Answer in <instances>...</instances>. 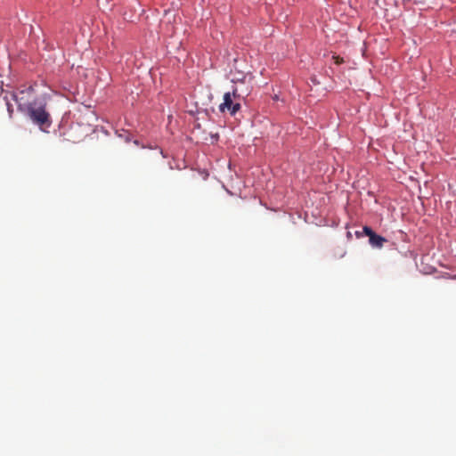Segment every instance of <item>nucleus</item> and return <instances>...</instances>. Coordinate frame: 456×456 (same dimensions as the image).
<instances>
[{
  "label": "nucleus",
  "instance_id": "2",
  "mask_svg": "<svg viewBox=\"0 0 456 456\" xmlns=\"http://www.w3.org/2000/svg\"><path fill=\"white\" fill-rule=\"evenodd\" d=\"M47 103L44 98L34 99L24 112L30 120L42 131L45 132L52 126V118L47 110Z\"/></svg>",
  "mask_w": 456,
  "mask_h": 456
},
{
  "label": "nucleus",
  "instance_id": "3",
  "mask_svg": "<svg viewBox=\"0 0 456 456\" xmlns=\"http://www.w3.org/2000/svg\"><path fill=\"white\" fill-rule=\"evenodd\" d=\"M251 86L240 88L239 86H233L232 91L224 94V102L219 105V110L222 113L229 112L234 116L241 108V102L250 94Z\"/></svg>",
  "mask_w": 456,
  "mask_h": 456
},
{
  "label": "nucleus",
  "instance_id": "1",
  "mask_svg": "<svg viewBox=\"0 0 456 456\" xmlns=\"http://www.w3.org/2000/svg\"><path fill=\"white\" fill-rule=\"evenodd\" d=\"M1 95L6 106L9 118H12L14 111L11 100H13L17 103L19 110L24 113L35 99L34 88L32 86L19 90L17 93L10 94L7 91L2 90Z\"/></svg>",
  "mask_w": 456,
  "mask_h": 456
},
{
  "label": "nucleus",
  "instance_id": "4",
  "mask_svg": "<svg viewBox=\"0 0 456 456\" xmlns=\"http://www.w3.org/2000/svg\"><path fill=\"white\" fill-rule=\"evenodd\" d=\"M231 81L234 86H239L240 88H245L247 86L252 87V76L250 73H246L239 70L237 67L230 72Z\"/></svg>",
  "mask_w": 456,
  "mask_h": 456
},
{
  "label": "nucleus",
  "instance_id": "6",
  "mask_svg": "<svg viewBox=\"0 0 456 456\" xmlns=\"http://www.w3.org/2000/svg\"><path fill=\"white\" fill-rule=\"evenodd\" d=\"M333 59H334L335 63H336V64H338H338H341V63H343V62H344L343 58H341V57H339V56H335V55H334V56H333Z\"/></svg>",
  "mask_w": 456,
  "mask_h": 456
},
{
  "label": "nucleus",
  "instance_id": "5",
  "mask_svg": "<svg viewBox=\"0 0 456 456\" xmlns=\"http://www.w3.org/2000/svg\"><path fill=\"white\" fill-rule=\"evenodd\" d=\"M363 232L365 235H367L369 237V241H370V244L374 247V248H382L383 247V244L387 241V240L375 233L371 228H370L369 226H364L363 227Z\"/></svg>",
  "mask_w": 456,
  "mask_h": 456
}]
</instances>
